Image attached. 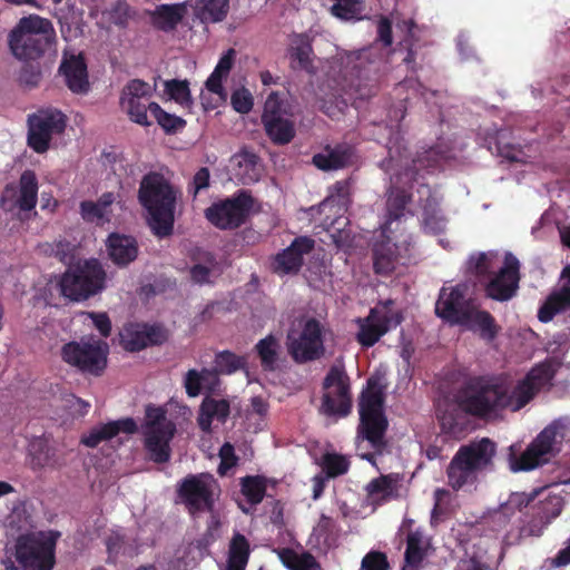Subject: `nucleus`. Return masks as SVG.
<instances>
[{"mask_svg": "<svg viewBox=\"0 0 570 570\" xmlns=\"http://www.w3.org/2000/svg\"><path fill=\"white\" fill-rule=\"evenodd\" d=\"M552 377L553 371L547 363L532 367L513 390L501 376H473L455 391L453 401L463 413L484 420L507 409L521 410Z\"/></svg>", "mask_w": 570, "mask_h": 570, "instance_id": "obj_1", "label": "nucleus"}, {"mask_svg": "<svg viewBox=\"0 0 570 570\" xmlns=\"http://www.w3.org/2000/svg\"><path fill=\"white\" fill-rule=\"evenodd\" d=\"M179 191L160 173L142 176L138 188V202L147 213V224L158 238L173 235L175 212Z\"/></svg>", "mask_w": 570, "mask_h": 570, "instance_id": "obj_2", "label": "nucleus"}, {"mask_svg": "<svg viewBox=\"0 0 570 570\" xmlns=\"http://www.w3.org/2000/svg\"><path fill=\"white\" fill-rule=\"evenodd\" d=\"M497 444L489 438L461 445L446 466L448 485L455 492L475 488L482 474L493 469Z\"/></svg>", "mask_w": 570, "mask_h": 570, "instance_id": "obj_3", "label": "nucleus"}, {"mask_svg": "<svg viewBox=\"0 0 570 570\" xmlns=\"http://www.w3.org/2000/svg\"><path fill=\"white\" fill-rule=\"evenodd\" d=\"M56 40L50 20L39 16L23 17L9 33V48L19 60H36L49 50Z\"/></svg>", "mask_w": 570, "mask_h": 570, "instance_id": "obj_4", "label": "nucleus"}, {"mask_svg": "<svg viewBox=\"0 0 570 570\" xmlns=\"http://www.w3.org/2000/svg\"><path fill=\"white\" fill-rule=\"evenodd\" d=\"M563 424L560 421H553L546 426L537 438L521 453L514 452V446H510L508 455L509 468L512 472L531 471L543 464L560 452V445L564 439Z\"/></svg>", "mask_w": 570, "mask_h": 570, "instance_id": "obj_5", "label": "nucleus"}, {"mask_svg": "<svg viewBox=\"0 0 570 570\" xmlns=\"http://www.w3.org/2000/svg\"><path fill=\"white\" fill-rule=\"evenodd\" d=\"M177 432L176 424L167 419V411L154 404L146 405L145 421L141 424L144 449L150 461L157 464L169 462L170 442Z\"/></svg>", "mask_w": 570, "mask_h": 570, "instance_id": "obj_6", "label": "nucleus"}, {"mask_svg": "<svg viewBox=\"0 0 570 570\" xmlns=\"http://www.w3.org/2000/svg\"><path fill=\"white\" fill-rule=\"evenodd\" d=\"M106 272L96 258L86 259L69 266L60 276L58 286L63 297L82 302L105 288Z\"/></svg>", "mask_w": 570, "mask_h": 570, "instance_id": "obj_7", "label": "nucleus"}, {"mask_svg": "<svg viewBox=\"0 0 570 570\" xmlns=\"http://www.w3.org/2000/svg\"><path fill=\"white\" fill-rule=\"evenodd\" d=\"M318 412L327 417L342 419L351 414L353 397L351 379L342 364L332 365L323 382Z\"/></svg>", "mask_w": 570, "mask_h": 570, "instance_id": "obj_8", "label": "nucleus"}, {"mask_svg": "<svg viewBox=\"0 0 570 570\" xmlns=\"http://www.w3.org/2000/svg\"><path fill=\"white\" fill-rule=\"evenodd\" d=\"M250 191L240 189L233 196L214 202L204 212L205 218L220 230H234L244 225L254 207Z\"/></svg>", "mask_w": 570, "mask_h": 570, "instance_id": "obj_9", "label": "nucleus"}, {"mask_svg": "<svg viewBox=\"0 0 570 570\" xmlns=\"http://www.w3.org/2000/svg\"><path fill=\"white\" fill-rule=\"evenodd\" d=\"M286 347L297 364L321 358L325 353L323 324L315 317L303 321L299 330L288 331Z\"/></svg>", "mask_w": 570, "mask_h": 570, "instance_id": "obj_10", "label": "nucleus"}, {"mask_svg": "<svg viewBox=\"0 0 570 570\" xmlns=\"http://www.w3.org/2000/svg\"><path fill=\"white\" fill-rule=\"evenodd\" d=\"M109 345L97 338L66 343L61 348V358L83 374L101 376L107 367Z\"/></svg>", "mask_w": 570, "mask_h": 570, "instance_id": "obj_11", "label": "nucleus"}, {"mask_svg": "<svg viewBox=\"0 0 570 570\" xmlns=\"http://www.w3.org/2000/svg\"><path fill=\"white\" fill-rule=\"evenodd\" d=\"M262 122L267 137L274 145H287L296 135L293 108L286 100L281 99L277 92L268 95L264 104Z\"/></svg>", "mask_w": 570, "mask_h": 570, "instance_id": "obj_12", "label": "nucleus"}, {"mask_svg": "<svg viewBox=\"0 0 570 570\" xmlns=\"http://www.w3.org/2000/svg\"><path fill=\"white\" fill-rule=\"evenodd\" d=\"M217 488L210 474H189L179 483L177 494L189 514L195 517L200 512H214Z\"/></svg>", "mask_w": 570, "mask_h": 570, "instance_id": "obj_13", "label": "nucleus"}, {"mask_svg": "<svg viewBox=\"0 0 570 570\" xmlns=\"http://www.w3.org/2000/svg\"><path fill=\"white\" fill-rule=\"evenodd\" d=\"M56 541L53 538L21 535L16 543V560L21 570H51L55 566Z\"/></svg>", "mask_w": 570, "mask_h": 570, "instance_id": "obj_14", "label": "nucleus"}, {"mask_svg": "<svg viewBox=\"0 0 570 570\" xmlns=\"http://www.w3.org/2000/svg\"><path fill=\"white\" fill-rule=\"evenodd\" d=\"M28 145L39 154L49 149L53 135H60L66 128V116L56 109L39 110L29 116Z\"/></svg>", "mask_w": 570, "mask_h": 570, "instance_id": "obj_15", "label": "nucleus"}, {"mask_svg": "<svg viewBox=\"0 0 570 570\" xmlns=\"http://www.w3.org/2000/svg\"><path fill=\"white\" fill-rule=\"evenodd\" d=\"M520 282V262L511 253L504 256L503 266L493 274L485 285V295L498 302H507L515 296Z\"/></svg>", "mask_w": 570, "mask_h": 570, "instance_id": "obj_16", "label": "nucleus"}, {"mask_svg": "<svg viewBox=\"0 0 570 570\" xmlns=\"http://www.w3.org/2000/svg\"><path fill=\"white\" fill-rule=\"evenodd\" d=\"M151 86L140 79L130 80L121 91L120 106L129 116V119L140 126L149 127L148 105L151 104Z\"/></svg>", "mask_w": 570, "mask_h": 570, "instance_id": "obj_17", "label": "nucleus"}, {"mask_svg": "<svg viewBox=\"0 0 570 570\" xmlns=\"http://www.w3.org/2000/svg\"><path fill=\"white\" fill-rule=\"evenodd\" d=\"M465 286L442 287L435 303V314L451 325H460L474 306L472 299L465 297Z\"/></svg>", "mask_w": 570, "mask_h": 570, "instance_id": "obj_18", "label": "nucleus"}, {"mask_svg": "<svg viewBox=\"0 0 570 570\" xmlns=\"http://www.w3.org/2000/svg\"><path fill=\"white\" fill-rule=\"evenodd\" d=\"M315 247V240L309 236H298L291 245L277 253L272 259V271L279 275H296L304 265V256Z\"/></svg>", "mask_w": 570, "mask_h": 570, "instance_id": "obj_19", "label": "nucleus"}, {"mask_svg": "<svg viewBox=\"0 0 570 570\" xmlns=\"http://www.w3.org/2000/svg\"><path fill=\"white\" fill-rule=\"evenodd\" d=\"M126 351L139 352L147 346L159 345L167 341L166 331L159 325H130L120 334Z\"/></svg>", "mask_w": 570, "mask_h": 570, "instance_id": "obj_20", "label": "nucleus"}, {"mask_svg": "<svg viewBox=\"0 0 570 570\" xmlns=\"http://www.w3.org/2000/svg\"><path fill=\"white\" fill-rule=\"evenodd\" d=\"M390 230L382 229L380 239L372 248L373 268L375 274L382 276L391 275L402 259L400 247L392 240Z\"/></svg>", "mask_w": 570, "mask_h": 570, "instance_id": "obj_21", "label": "nucleus"}, {"mask_svg": "<svg viewBox=\"0 0 570 570\" xmlns=\"http://www.w3.org/2000/svg\"><path fill=\"white\" fill-rule=\"evenodd\" d=\"M387 429L389 420L385 413L360 414L357 436L366 440L375 453H383L387 444L385 440Z\"/></svg>", "mask_w": 570, "mask_h": 570, "instance_id": "obj_22", "label": "nucleus"}, {"mask_svg": "<svg viewBox=\"0 0 570 570\" xmlns=\"http://www.w3.org/2000/svg\"><path fill=\"white\" fill-rule=\"evenodd\" d=\"M138 431L136 421L132 417H122L92 428L81 436L80 443L87 448L95 449L101 442L109 441L119 433L134 434Z\"/></svg>", "mask_w": 570, "mask_h": 570, "instance_id": "obj_23", "label": "nucleus"}, {"mask_svg": "<svg viewBox=\"0 0 570 570\" xmlns=\"http://www.w3.org/2000/svg\"><path fill=\"white\" fill-rule=\"evenodd\" d=\"M390 317L381 315L376 308H371L364 318H357V342L364 347H372L390 328Z\"/></svg>", "mask_w": 570, "mask_h": 570, "instance_id": "obj_24", "label": "nucleus"}, {"mask_svg": "<svg viewBox=\"0 0 570 570\" xmlns=\"http://www.w3.org/2000/svg\"><path fill=\"white\" fill-rule=\"evenodd\" d=\"M186 4L193 20L204 26L224 21L229 12V0H186Z\"/></svg>", "mask_w": 570, "mask_h": 570, "instance_id": "obj_25", "label": "nucleus"}, {"mask_svg": "<svg viewBox=\"0 0 570 570\" xmlns=\"http://www.w3.org/2000/svg\"><path fill=\"white\" fill-rule=\"evenodd\" d=\"M59 70L65 76L67 87L73 94H86L89 90L87 63L82 55L65 59Z\"/></svg>", "mask_w": 570, "mask_h": 570, "instance_id": "obj_26", "label": "nucleus"}, {"mask_svg": "<svg viewBox=\"0 0 570 570\" xmlns=\"http://www.w3.org/2000/svg\"><path fill=\"white\" fill-rule=\"evenodd\" d=\"M186 1L173 4H158L149 12L154 28L164 32L176 30L187 14Z\"/></svg>", "mask_w": 570, "mask_h": 570, "instance_id": "obj_27", "label": "nucleus"}, {"mask_svg": "<svg viewBox=\"0 0 570 570\" xmlns=\"http://www.w3.org/2000/svg\"><path fill=\"white\" fill-rule=\"evenodd\" d=\"M288 56L291 59V68L293 70H303L309 75L315 73L313 65V47L312 39L306 33H295L288 47Z\"/></svg>", "mask_w": 570, "mask_h": 570, "instance_id": "obj_28", "label": "nucleus"}, {"mask_svg": "<svg viewBox=\"0 0 570 570\" xmlns=\"http://www.w3.org/2000/svg\"><path fill=\"white\" fill-rule=\"evenodd\" d=\"M107 250L117 266L125 267L137 258L138 244L131 236L112 233L107 239Z\"/></svg>", "mask_w": 570, "mask_h": 570, "instance_id": "obj_29", "label": "nucleus"}, {"mask_svg": "<svg viewBox=\"0 0 570 570\" xmlns=\"http://www.w3.org/2000/svg\"><path fill=\"white\" fill-rule=\"evenodd\" d=\"M460 325L476 333L485 342L494 341L501 330L490 312L478 309L475 306L469 311Z\"/></svg>", "mask_w": 570, "mask_h": 570, "instance_id": "obj_30", "label": "nucleus"}, {"mask_svg": "<svg viewBox=\"0 0 570 570\" xmlns=\"http://www.w3.org/2000/svg\"><path fill=\"white\" fill-rule=\"evenodd\" d=\"M229 414L230 404L228 400L205 396L199 406L198 426L203 432L210 433L213 421L217 420L220 423H225Z\"/></svg>", "mask_w": 570, "mask_h": 570, "instance_id": "obj_31", "label": "nucleus"}, {"mask_svg": "<svg viewBox=\"0 0 570 570\" xmlns=\"http://www.w3.org/2000/svg\"><path fill=\"white\" fill-rule=\"evenodd\" d=\"M353 148L348 145H336L333 148H325L324 153L313 156L312 163L321 170H337L351 164Z\"/></svg>", "mask_w": 570, "mask_h": 570, "instance_id": "obj_32", "label": "nucleus"}, {"mask_svg": "<svg viewBox=\"0 0 570 570\" xmlns=\"http://www.w3.org/2000/svg\"><path fill=\"white\" fill-rule=\"evenodd\" d=\"M384 386L379 379L370 377L358 399V414L385 413Z\"/></svg>", "mask_w": 570, "mask_h": 570, "instance_id": "obj_33", "label": "nucleus"}, {"mask_svg": "<svg viewBox=\"0 0 570 570\" xmlns=\"http://www.w3.org/2000/svg\"><path fill=\"white\" fill-rule=\"evenodd\" d=\"M429 543L420 530L410 531L406 535V549L402 570H419L428 554Z\"/></svg>", "mask_w": 570, "mask_h": 570, "instance_id": "obj_34", "label": "nucleus"}, {"mask_svg": "<svg viewBox=\"0 0 570 570\" xmlns=\"http://www.w3.org/2000/svg\"><path fill=\"white\" fill-rule=\"evenodd\" d=\"M570 309V287L561 286L560 289L552 292L539 308L538 318L542 323H548L553 317Z\"/></svg>", "mask_w": 570, "mask_h": 570, "instance_id": "obj_35", "label": "nucleus"}, {"mask_svg": "<svg viewBox=\"0 0 570 570\" xmlns=\"http://www.w3.org/2000/svg\"><path fill=\"white\" fill-rule=\"evenodd\" d=\"M38 180L32 170H24L19 179L18 197L14 205L22 212H30L37 205Z\"/></svg>", "mask_w": 570, "mask_h": 570, "instance_id": "obj_36", "label": "nucleus"}, {"mask_svg": "<svg viewBox=\"0 0 570 570\" xmlns=\"http://www.w3.org/2000/svg\"><path fill=\"white\" fill-rule=\"evenodd\" d=\"M551 502H540L531 519L521 528V534L540 537L543 530L561 513V508L550 511Z\"/></svg>", "mask_w": 570, "mask_h": 570, "instance_id": "obj_37", "label": "nucleus"}, {"mask_svg": "<svg viewBox=\"0 0 570 570\" xmlns=\"http://www.w3.org/2000/svg\"><path fill=\"white\" fill-rule=\"evenodd\" d=\"M254 350L265 371L276 370L281 354V344L276 336L268 334L255 344Z\"/></svg>", "mask_w": 570, "mask_h": 570, "instance_id": "obj_38", "label": "nucleus"}, {"mask_svg": "<svg viewBox=\"0 0 570 570\" xmlns=\"http://www.w3.org/2000/svg\"><path fill=\"white\" fill-rule=\"evenodd\" d=\"M282 563L289 570H317L320 564L309 552L298 553L291 548H282L277 551Z\"/></svg>", "mask_w": 570, "mask_h": 570, "instance_id": "obj_39", "label": "nucleus"}, {"mask_svg": "<svg viewBox=\"0 0 570 570\" xmlns=\"http://www.w3.org/2000/svg\"><path fill=\"white\" fill-rule=\"evenodd\" d=\"M342 98L344 105H355L358 100H366L376 95L377 88L374 83L363 82L362 78L357 76L355 80H351L347 86L342 88Z\"/></svg>", "mask_w": 570, "mask_h": 570, "instance_id": "obj_40", "label": "nucleus"}, {"mask_svg": "<svg viewBox=\"0 0 570 570\" xmlns=\"http://www.w3.org/2000/svg\"><path fill=\"white\" fill-rule=\"evenodd\" d=\"M412 196L404 189L396 188L391 191L386 202L387 219L382 229L392 232L391 225L404 216L407 204Z\"/></svg>", "mask_w": 570, "mask_h": 570, "instance_id": "obj_41", "label": "nucleus"}, {"mask_svg": "<svg viewBox=\"0 0 570 570\" xmlns=\"http://www.w3.org/2000/svg\"><path fill=\"white\" fill-rule=\"evenodd\" d=\"M149 112L159 125V127L167 135H175L185 129L187 121L174 114H169L164 110L157 102H151L148 105Z\"/></svg>", "mask_w": 570, "mask_h": 570, "instance_id": "obj_42", "label": "nucleus"}, {"mask_svg": "<svg viewBox=\"0 0 570 570\" xmlns=\"http://www.w3.org/2000/svg\"><path fill=\"white\" fill-rule=\"evenodd\" d=\"M266 489V478L263 475H246L240 479V491L247 502L253 505L263 501Z\"/></svg>", "mask_w": 570, "mask_h": 570, "instance_id": "obj_43", "label": "nucleus"}, {"mask_svg": "<svg viewBox=\"0 0 570 570\" xmlns=\"http://www.w3.org/2000/svg\"><path fill=\"white\" fill-rule=\"evenodd\" d=\"M321 465L327 478L334 479L347 473L351 463L348 459L342 454L325 453L322 456Z\"/></svg>", "mask_w": 570, "mask_h": 570, "instance_id": "obj_44", "label": "nucleus"}, {"mask_svg": "<svg viewBox=\"0 0 570 570\" xmlns=\"http://www.w3.org/2000/svg\"><path fill=\"white\" fill-rule=\"evenodd\" d=\"M331 12L343 20L360 19L364 10V0H334Z\"/></svg>", "mask_w": 570, "mask_h": 570, "instance_id": "obj_45", "label": "nucleus"}, {"mask_svg": "<svg viewBox=\"0 0 570 570\" xmlns=\"http://www.w3.org/2000/svg\"><path fill=\"white\" fill-rule=\"evenodd\" d=\"M246 360L230 351H223L215 356V370L219 374H232L244 368Z\"/></svg>", "mask_w": 570, "mask_h": 570, "instance_id": "obj_46", "label": "nucleus"}, {"mask_svg": "<svg viewBox=\"0 0 570 570\" xmlns=\"http://www.w3.org/2000/svg\"><path fill=\"white\" fill-rule=\"evenodd\" d=\"M31 468L40 470L55 465V451L46 442L39 441L31 445Z\"/></svg>", "mask_w": 570, "mask_h": 570, "instance_id": "obj_47", "label": "nucleus"}, {"mask_svg": "<svg viewBox=\"0 0 570 570\" xmlns=\"http://www.w3.org/2000/svg\"><path fill=\"white\" fill-rule=\"evenodd\" d=\"M165 91L170 99L175 100L183 107H190L193 105L189 83L187 80H167L165 81Z\"/></svg>", "mask_w": 570, "mask_h": 570, "instance_id": "obj_48", "label": "nucleus"}, {"mask_svg": "<svg viewBox=\"0 0 570 570\" xmlns=\"http://www.w3.org/2000/svg\"><path fill=\"white\" fill-rule=\"evenodd\" d=\"M399 27L406 31V36L400 42V47L406 50V56L404 57L403 61L407 66H412L411 68L413 69L416 61V50L414 49V43L416 41L414 38V29L416 24L414 20L409 19L403 20L402 24H399Z\"/></svg>", "mask_w": 570, "mask_h": 570, "instance_id": "obj_49", "label": "nucleus"}, {"mask_svg": "<svg viewBox=\"0 0 570 570\" xmlns=\"http://www.w3.org/2000/svg\"><path fill=\"white\" fill-rule=\"evenodd\" d=\"M250 554L249 542L246 537L236 532L229 543V552L227 560L248 562Z\"/></svg>", "mask_w": 570, "mask_h": 570, "instance_id": "obj_50", "label": "nucleus"}, {"mask_svg": "<svg viewBox=\"0 0 570 570\" xmlns=\"http://www.w3.org/2000/svg\"><path fill=\"white\" fill-rule=\"evenodd\" d=\"M492 258L487 253L472 255L466 264V271L479 277H489L491 275Z\"/></svg>", "mask_w": 570, "mask_h": 570, "instance_id": "obj_51", "label": "nucleus"}, {"mask_svg": "<svg viewBox=\"0 0 570 570\" xmlns=\"http://www.w3.org/2000/svg\"><path fill=\"white\" fill-rule=\"evenodd\" d=\"M535 495L537 491H533L531 494L519 492L512 493L508 501L501 505L500 512L508 515L509 513H514L517 510L521 511L534 500Z\"/></svg>", "mask_w": 570, "mask_h": 570, "instance_id": "obj_52", "label": "nucleus"}, {"mask_svg": "<svg viewBox=\"0 0 570 570\" xmlns=\"http://www.w3.org/2000/svg\"><path fill=\"white\" fill-rule=\"evenodd\" d=\"M220 458L217 472L220 476L227 475V473L237 465L238 456L235 453L234 445L229 442H225L218 453Z\"/></svg>", "mask_w": 570, "mask_h": 570, "instance_id": "obj_53", "label": "nucleus"}, {"mask_svg": "<svg viewBox=\"0 0 570 570\" xmlns=\"http://www.w3.org/2000/svg\"><path fill=\"white\" fill-rule=\"evenodd\" d=\"M230 104L235 111L248 114L253 109L254 99L250 91L243 87L232 94Z\"/></svg>", "mask_w": 570, "mask_h": 570, "instance_id": "obj_54", "label": "nucleus"}, {"mask_svg": "<svg viewBox=\"0 0 570 570\" xmlns=\"http://www.w3.org/2000/svg\"><path fill=\"white\" fill-rule=\"evenodd\" d=\"M363 570H389L390 564L385 553L380 551L368 552L362 560Z\"/></svg>", "mask_w": 570, "mask_h": 570, "instance_id": "obj_55", "label": "nucleus"}, {"mask_svg": "<svg viewBox=\"0 0 570 570\" xmlns=\"http://www.w3.org/2000/svg\"><path fill=\"white\" fill-rule=\"evenodd\" d=\"M184 387L189 397H196L203 390L202 373L195 368L187 371L184 380Z\"/></svg>", "mask_w": 570, "mask_h": 570, "instance_id": "obj_56", "label": "nucleus"}, {"mask_svg": "<svg viewBox=\"0 0 570 570\" xmlns=\"http://www.w3.org/2000/svg\"><path fill=\"white\" fill-rule=\"evenodd\" d=\"M19 82L26 88H35L41 80V71L38 67L26 65L19 72Z\"/></svg>", "mask_w": 570, "mask_h": 570, "instance_id": "obj_57", "label": "nucleus"}, {"mask_svg": "<svg viewBox=\"0 0 570 570\" xmlns=\"http://www.w3.org/2000/svg\"><path fill=\"white\" fill-rule=\"evenodd\" d=\"M393 479L390 475H381L373 479L366 487L370 495H387L392 492Z\"/></svg>", "mask_w": 570, "mask_h": 570, "instance_id": "obj_58", "label": "nucleus"}, {"mask_svg": "<svg viewBox=\"0 0 570 570\" xmlns=\"http://www.w3.org/2000/svg\"><path fill=\"white\" fill-rule=\"evenodd\" d=\"M73 252H75V246L66 239L57 242L52 248L53 255L61 263L69 265V266H72V261L75 258Z\"/></svg>", "mask_w": 570, "mask_h": 570, "instance_id": "obj_59", "label": "nucleus"}, {"mask_svg": "<svg viewBox=\"0 0 570 570\" xmlns=\"http://www.w3.org/2000/svg\"><path fill=\"white\" fill-rule=\"evenodd\" d=\"M110 21L119 27H125L130 17L129 14V6L125 0H118L116 4L110 10Z\"/></svg>", "mask_w": 570, "mask_h": 570, "instance_id": "obj_60", "label": "nucleus"}, {"mask_svg": "<svg viewBox=\"0 0 570 570\" xmlns=\"http://www.w3.org/2000/svg\"><path fill=\"white\" fill-rule=\"evenodd\" d=\"M81 217L87 222H95L105 217V213L101 210L97 202L83 200L80 203Z\"/></svg>", "mask_w": 570, "mask_h": 570, "instance_id": "obj_61", "label": "nucleus"}, {"mask_svg": "<svg viewBox=\"0 0 570 570\" xmlns=\"http://www.w3.org/2000/svg\"><path fill=\"white\" fill-rule=\"evenodd\" d=\"M377 38L384 47L393 43L392 22L387 17H381L377 23Z\"/></svg>", "mask_w": 570, "mask_h": 570, "instance_id": "obj_62", "label": "nucleus"}, {"mask_svg": "<svg viewBox=\"0 0 570 570\" xmlns=\"http://www.w3.org/2000/svg\"><path fill=\"white\" fill-rule=\"evenodd\" d=\"M202 384L203 389H205L208 393H215L219 386V377L218 372L214 368L204 367L202 371Z\"/></svg>", "mask_w": 570, "mask_h": 570, "instance_id": "obj_63", "label": "nucleus"}, {"mask_svg": "<svg viewBox=\"0 0 570 570\" xmlns=\"http://www.w3.org/2000/svg\"><path fill=\"white\" fill-rule=\"evenodd\" d=\"M95 327L104 337H108L111 333V322L106 313H90Z\"/></svg>", "mask_w": 570, "mask_h": 570, "instance_id": "obj_64", "label": "nucleus"}]
</instances>
